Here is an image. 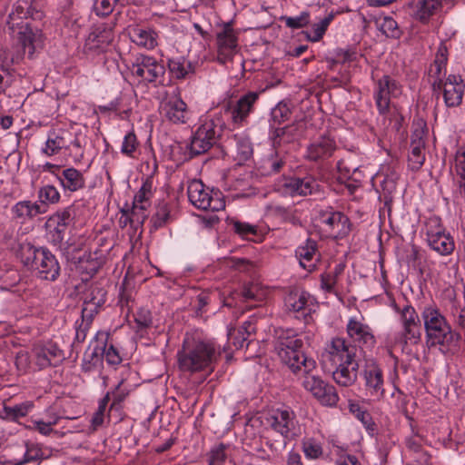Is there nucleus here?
<instances>
[{
	"mask_svg": "<svg viewBox=\"0 0 465 465\" xmlns=\"http://www.w3.org/2000/svg\"><path fill=\"white\" fill-rule=\"evenodd\" d=\"M168 68L172 75L177 79H183L189 74L191 64L183 58L170 59Z\"/></svg>",
	"mask_w": 465,
	"mask_h": 465,
	"instance_id": "8fccbe9b",
	"label": "nucleus"
},
{
	"mask_svg": "<svg viewBox=\"0 0 465 465\" xmlns=\"http://www.w3.org/2000/svg\"><path fill=\"white\" fill-rule=\"evenodd\" d=\"M160 112L166 120L174 124H186L191 117L187 104L176 94L166 95L163 99Z\"/></svg>",
	"mask_w": 465,
	"mask_h": 465,
	"instance_id": "a211bd4d",
	"label": "nucleus"
},
{
	"mask_svg": "<svg viewBox=\"0 0 465 465\" xmlns=\"http://www.w3.org/2000/svg\"><path fill=\"white\" fill-rule=\"evenodd\" d=\"M220 356L221 351L213 342L186 336L177 353L178 367L183 372H212Z\"/></svg>",
	"mask_w": 465,
	"mask_h": 465,
	"instance_id": "f03ea898",
	"label": "nucleus"
},
{
	"mask_svg": "<svg viewBox=\"0 0 465 465\" xmlns=\"http://www.w3.org/2000/svg\"><path fill=\"white\" fill-rule=\"evenodd\" d=\"M310 373H301L304 375L302 381L304 389L310 391L322 405L329 407L336 406L339 401V395L335 387Z\"/></svg>",
	"mask_w": 465,
	"mask_h": 465,
	"instance_id": "4468645a",
	"label": "nucleus"
},
{
	"mask_svg": "<svg viewBox=\"0 0 465 465\" xmlns=\"http://www.w3.org/2000/svg\"><path fill=\"white\" fill-rule=\"evenodd\" d=\"M295 254L302 267L310 272L312 271L315 268V262L319 259L316 242L308 239L303 245L296 249Z\"/></svg>",
	"mask_w": 465,
	"mask_h": 465,
	"instance_id": "f704fd0d",
	"label": "nucleus"
},
{
	"mask_svg": "<svg viewBox=\"0 0 465 465\" xmlns=\"http://www.w3.org/2000/svg\"><path fill=\"white\" fill-rule=\"evenodd\" d=\"M60 417L52 415L47 421L42 420H33V426H28L29 429L36 430L43 435H49L53 431V426L57 424Z\"/></svg>",
	"mask_w": 465,
	"mask_h": 465,
	"instance_id": "6e6d98bb",
	"label": "nucleus"
},
{
	"mask_svg": "<svg viewBox=\"0 0 465 465\" xmlns=\"http://www.w3.org/2000/svg\"><path fill=\"white\" fill-rule=\"evenodd\" d=\"M105 302L106 291L99 286L91 287L85 294L82 313L88 319L94 318Z\"/></svg>",
	"mask_w": 465,
	"mask_h": 465,
	"instance_id": "7c9ffc66",
	"label": "nucleus"
},
{
	"mask_svg": "<svg viewBox=\"0 0 465 465\" xmlns=\"http://www.w3.org/2000/svg\"><path fill=\"white\" fill-rule=\"evenodd\" d=\"M134 321L139 331L150 327L153 323L151 312L145 309H140L136 312Z\"/></svg>",
	"mask_w": 465,
	"mask_h": 465,
	"instance_id": "338daca9",
	"label": "nucleus"
},
{
	"mask_svg": "<svg viewBox=\"0 0 465 465\" xmlns=\"http://www.w3.org/2000/svg\"><path fill=\"white\" fill-rule=\"evenodd\" d=\"M409 7L411 15L425 24L441 7V4L439 0H411Z\"/></svg>",
	"mask_w": 465,
	"mask_h": 465,
	"instance_id": "2f4dec72",
	"label": "nucleus"
},
{
	"mask_svg": "<svg viewBox=\"0 0 465 465\" xmlns=\"http://www.w3.org/2000/svg\"><path fill=\"white\" fill-rule=\"evenodd\" d=\"M221 131V126L213 120H205L191 138L189 146L191 155H200L208 152L217 143Z\"/></svg>",
	"mask_w": 465,
	"mask_h": 465,
	"instance_id": "9d476101",
	"label": "nucleus"
},
{
	"mask_svg": "<svg viewBox=\"0 0 465 465\" xmlns=\"http://www.w3.org/2000/svg\"><path fill=\"white\" fill-rule=\"evenodd\" d=\"M60 200V193L53 185H45L38 192V203H43L45 208L48 204H54Z\"/></svg>",
	"mask_w": 465,
	"mask_h": 465,
	"instance_id": "3c124183",
	"label": "nucleus"
},
{
	"mask_svg": "<svg viewBox=\"0 0 465 465\" xmlns=\"http://www.w3.org/2000/svg\"><path fill=\"white\" fill-rule=\"evenodd\" d=\"M448 61V50L445 45L441 44L436 53V57L429 70V77L434 80L441 79L445 74Z\"/></svg>",
	"mask_w": 465,
	"mask_h": 465,
	"instance_id": "a19ab883",
	"label": "nucleus"
},
{
	"mask_svg": "<svg viewBox=\"0 0 465 465\" xmlns=\"http://www.w3.org/2000/svg\"><path fill=\"white\" fill-rule=\"evenodd\" d=\"M431 84L434 92H442L447 107H455L461 104L464 84L460 75L450 74L445 81L442 78L434 80Z\"/></svg>",
	"mask_w": 465,
	"mask_h": 465,
	"instance_id": "dca6fc26",
	"label": "nucleus"
},
{
	"mask_svg": "<svg viewBox=\"0 0 465 465\" xmlns=\"http://www.w3.org/2000/svg\"><path fill=\"white\" fill-rule=\"evenodd\" d=\"M422 134V131L416 130L411 135L409 165L413 171L420 170L425 161V142L423 140Z\"/></svg>",
	"mask_w": 465,
	"mask_h": 465,
	"instance_id": "473e14b6",
	"label": "nucleus"
},
{
	"mask_svg": "<svg viewBox=\"0 0 465 465\" xmlns=\"http://www.w3.org/2000/svg\"><path fill=\"white\" fill-rule=\"evenodd\" d=\"M366 395L372 401H381L385 396L383 371L374 359H366L361 368Z\"/></svg>",
	"mask_w": 465,
	"mask_h": 465,
	"instance_id": "9b49d317",
	"label": "nucleus"
},
{
	"mask_svg": "<svg viewBox=\"0 0 465 465\" xmlns=\"http://www.w3.org/2000/svg\"><path fill=\"white\" fill-rule=\"evenodd\" d=\"M153 196V180L149 177L143 183L140 190L134 195V202L145 207L150 206V198Z\"/></svg>",
	"mask_w": 465,
	"mask_h": 465,
	"instance_id": "603ef678",
	"label": "nucleus"
},
{
	"mask_svg": "<svg viewBox=\"0 0 465 465\" xmlns=\"http://www.w3.org/2000/svg\"><path fill=\"white\" fill-rule=\"evenodd\" d=\"M303 341L292 329L276 331L275 351L281 361L295 374L308 373L316 367L313 359L302 351Z\"/></svg>",
	"mask_w": 465,
	"mask_h": 465,
	"instance_id": "7ed1b4c3",
	"label": "nucleus"
},
{
	"mask_svg": "<svg viewBox=\"0 0 465 465\" xmlns=\"http://www.w3.org/2000/svg\"><path fill=\"white\" fill-rule=\"evenodd\" d=\"M226 446L223 443L214 446L209 453L208 465H223L227 458Z\"/></svg>",
	"mask_w": 465,
	"mask_h": 465,
	"instance_id": "bf43d9fd",
	"label": "nucleus"
},
{
	"mask_svg": "<svg viewBox=\"0 0 465 465\" xmlns=\"http://www.w3.org/2000/svg\"><path fill=\"white\" fill-rule=\"evenodd\" d=\"M301 450L307 460H319L323 456L322 443L315 438L305 437L301 441Z\"/></svg>",
	"mask_w": 465,
	"mask_h": 465,
	"instance_id": "37998d69",
	"label": "nucleus"
},
{
	"mask_svg": "<svg viewBox=\"0 0 465 465\" xmlns=\"http://www.w3.org/2000/svg\"><path fill=\"white\" fill-rule=\"evenodd\" d=\"M58 179L65 191L76 192L85 186L84 174L73 167L64 169L59 174Z\"/></svg>",
	"mask_w": 465,
	"mask_h": 465,
	"instance_id": "c9c22d12",
	"label": "nucleus"
},
{
	"mask_svg": "<svg viewBox=\"0 0 465 465\" xmlns=\"http://www.w3.org/2000/svg\"><path fill=\"white\" fill-rule=\"evenodd\" d=\"M455 170L458 177H465V146H460L456 152Z\"/></svg>",
	"mask_w": 465,
	"mask_h": 465,
	"instance_id": "774afa93",
	"label": "nucleus"
},
{
	"mask_svg": "<svg viewBox=\"0 0 465 465\" xmlns=\"http://www.w3.org/2000/svg\"><path fill=\"white\" fill-rule=\"evenodd\" d=\"M148 207H145L142 204H136L133 202L132 209L128 211V215L131 219V227L137 229L139 226L143 225L144 221L146 220Z\"/></svg>",
	"mask_w": 465,
	"mask_h": 465,
	"instance_id": "5fc2aeb1",
	"label": "nucleus"
},
{
	"mask_svg": "<svg viewBox=\"0 0 465 465\" xmlns=\"http://www.w3.org/2000/svg\"><path fill=\"white\" fill-rule=\"evenodd\" d=\"M291 115V110L286 104L279 103L271 112L270 127L273 130L279 128L284 121L288 120Z\"/></svg>",
	"mask_w": 465,
	"mask_h": 465,
	"instance_id": "49530a36",
	"label": "nucleus"
},
{
	"mask_svg": "<svg viewBox=\"0 0 465 465\" xmlns=\"http://www.w3.org/2000/svg\"><path fill=\"white\" fill-rule=\"evenodd\" d=\"M114 33L111 25L101 24L93 27L89 33L84 49L90 52H104L114 41Z\"/></svg>",
	"mask_w": 465,
	"mask_h": 465,
	"instance_id": "393cba45",
	"label": "nucleus"
},
{
	"mask_svg": "<svg viewBox=\"0 0 465 465\" xmlns=\"http://www.w3.org/2000/svg\"><path fill=\"white\" fill-rule=\"evenodd\" d=\"M401 326V339L405 344H417L421 338V322L414 307L405 305L398 309Z\"/></svg>",
	"mask_w": 465,
	"mask_h": 465,
	"instance_id": "2eb2a0df",
	"label": "nucleus"
},
{
	"mask_svg": "<svg viewBox=\"0 0 465 465\" xmlns=\"http://www.w3.org/2000/svg\"><path fill=\"white\" fill-rule=\"evenodd\" d=\"M190 203L196 208L218 212L223 210L225 202L219 190L209 189L199 180H193L187 187Z\"/></svg>",
	"mask_w": 465,
	"mask_h": 465,
	"instance_id": "0eeeda50",
	"label": "nucleus"
},
{
	"mask_svg": "<svg viewBox=\"0 0 465 465\" xmlns=\"http://www.w3.org/2000/svg\"><path fill=\"white\" fill-rule=\"evenodd\" d=\"M421 318L427 343L430 346H450L460 340V333L452 330L435 303H430L423 307Z\"/></svg>",
	"mask_w": 465,
	"mask_h": 465,
	"instance_id": "39448f33",
	"label": "nucleus"
},
{
	"mask_svg": "<svg viewBox=\"0 0 465 465\" xmlns=\"http://www.w3.org/2000/svg\"><path fill=\"white\" fill-rule=\"evenodd\" d=\"M22 263L33 271L43 281L54 282L60 275L61 266L55 255L45 247H35L30 242L20 246Z\"/></svg>",
	"mask_w": 465,
	"mask_h": 465,
	"instance_id": "20e7f679",
	"label": "nucleus"
},
{
	"mask_svg": "<svg viewBox=\"0 0 465 465\" xmlns=\"http://www.w3.org/2000/svg\"><path fill=\"white\" fill-rule=\"evenodd\" d=\"M401 93V85L389 75H383L377 81L374 99L380 114H385L390 105L391 96L397 97Z\"/></svg>",
	"mask_w": 465,
	"mask_h": 465,
	"instance_id": "5701e85b",
	"label": "nucleus"
},
{
	"mask_svg": "<svg viewBox=\"0 0 465 465\" xmlns=\"http://www.w3.org/2000/svg\"><path fill=\"white\" fill-rule=\"evenodd\" d=\"M379 29L387 37L399 39L401 35V31L398 26L397 22L391 16H383L377 21Z\"/></svg>",
	"mask_w": 465,
	"mask_h": 465,
	"instance_id": "a18cd8bd",
	"label": "nucleus"
},
{
	"mask_svg": "<svg viewBox=\"0 0 465 465\" xmlns=\"http://www.w3.org/2000/svg\"><path fill=\"white\" fill-rule=\"evenodd\" d=\"M331 366L335 368L332 371V378L338 385L350 387L357 381L360 369L358 359Z\"/></svg>",
	"mask_w": 465,
	"mask_h": 465,
	"instance_id": "c756f323",
	"label": "nucleus"
},
{
	"mask_svg": "<svg viewBox=\"0 0 465 465\" xmlns=\"http://www.w3.org/2000/svg\"><path fill=\"white\" fill-rule=\"evenodd\" d=\"M41 15L40 12L33 8L31 0H15L6 18L10 36L29 58L43 48L45 37L42 30L32 26L27 20L30 17L37 19Z\"/></svg>",
	"mask_w": 465,
	"mask_h": 465,
	"instance_id": "f257e3e1",
	"label": "nucleus"
},
{
	"mask_svg": "<svg viewBox=\"0 0 465 465\" xmlns=\"http://www.w3.org/2000/svg\"><path fill=\"white\" fill-rule=\"evenodd\" d=\"M172 220L171 207L167 203H160L156 208V213L152 218V223L155 229L161 228Z\"/></svg>",
	"mask_w": 465,
	"mask_h": 465,
	"instance_id": "de8ad7c7",
	"label": "nucleus"
},
{
	"mask_svg": "<svg viewBox=\"0 0 465 465\" xmlns=\"http://www.w3.org/2000/svg\"><path fill=\"white\" fill-rule=\"evenodd\" d=\"M320 222L335 237H343L350 232V220L341 212L324 211L320 213Z\"/></svg>",
	"mask_w": 465,
	"mask_h": 465,
	"instance_id": "cd10ccee",
	"label": "nucleus"
},
{
	"mask_svg": "<svg viewBox=\"0 0 465 465\" xmlns=\"http://www.w3.org/2000/svg\"><path fill=\"white\" fill-rule=\"evenodd\" d=\"M333 14H329L326 17L322 19L319 23L312 25V33L307 35L311 42H319L324 35L329 25L332 21Z\"/></svg>",
	"mask_w": 465,
	"mask_h": 465,
	"instance_id": "864d4df0",
	"label": "nucleus"
},
{
	"mask_svg": "<svg viewBox=\"0 0 465 465\" xmlns=\"http://www.w3.org/2000/svg\"><path fill=\"white\" fill-rule=\"evenodd\" d=\"M32 357L35 365L40 370L51 365L56 366L64 359L63 351L52 342L35 345L32 350Z\"/></svg>",
	"mask_w": 465,
	"mask_h": 465,
	"instance_id": "a878e982",
	"label": "nucleus"
},
{
	"mask_svg": "<svg viewBox=\"0 0 465 465\" xmlns=\"http://www.w3.org/2000/svg\"><path fill=\"white\" fill-rule=\"evenodd\" d=\"M311 296L304 291H292L284 300L287 312L295 313L297 319H302L305 324L312 321V309L309 307Z\"/></svg>",
	"mask_w": 465,
	"mask_h": 465,
	"instance_id": "4be33fe9",
	"label": "nucleus"
},
{
	"mask_svg": "<svg viewBox=\"0 0 465 465\" xmlns=\"http://www.w3.org/2000/svg\"><path fill=\"white\" fill-rule=\"evenodd\" d=\"M346 332L355 344L354 346H359L363 352L371 351L376 344V339L371 328L355 317L349 319L346 324Z\"/></svg>",
	"mask_w": 465,
	"mask_h": 465,
	"instance_id": "f3484780",
	"label": "nucleus"
},
{
	"mask_svg": "<svg viewBox=\"0 0 465 465\" xmlns=\"http://www.w3.org/2000/svg\"><path fill=\"white\" fill-rule=\"evenodd\" d=\"M427 241L430 247L440 255L451 254L455 249L453 237L445 232L437 220L429 223Z\"/></svg>",
	"mask_w": 465,
	"mask_h": 465,
	"instance_id": "6ab92c4d",
	"label": "nucleus"
},
{
	"mask_svg": "<svg viewBox=\"0 0 465 465\" xmlns=\"http://www.w3.org/2000/svg\"><path fill=\"white\" fill-rule=\"evenodd\" d=\"M216 44L219 63L224 64L231 61L239 50L238 34L232 27V22L223 23L216 34Z\"/></svg>",
	"mask_w": 465,
	"mask_h": 465,
	"instance_id": "ddd939ff",
	"label": "nucleus"
},
{
	"mask_svg": "<svg viewBox=\"0 0 465 465\" xmlns=\"http://www.w3.org/2000/svg\"><path fill=\"white\" fill-rule=\"evenodd\" d=\"M47 209L45 208L43 203H38V202L32 203L30 201L18 202L12 208V213L19 219H31L38 214L45 213Z\"/></svg>",
	"mask_w": 465,
	"mask_h": 465,
	"instance_id": "e433bc0d",
	"label": "nucleus"
},
{
	"mask_svg": "<svg viewBox=\"0 0 465 465\" xmlns=\"http://www.w3.org/2000/svg\"><path fill=\"white\" fill-rule=\"evenodd\" d=\"M281 186L285 193L292 196H306L321 190L319 183L312 175L286 177Z\"/></svg>",
	"mask_w": 465,
	"mask_h": 465,
	"instance_id": "412c9836",
	"label": "nucleus"
},
{
	"mask_svg": "<svg viewBox=\"0 0 465 465\" xmlns=\"http://www.w3.org/2000/svg\"><path fill=\"white\" fill-rule=\"evenodd\" d=\"M337 149L334 138L330 135H322L307 146L304 157L310 162H324L331 158Z\"/></svg>",
	"mask_w": 465,
	"mask_h": 465,
	"instance_id": "b1692460",
	"label": "nucleus"
},
{
	"mask_svg": "<svg viewBox=\"0 0 465 465\" xmlns=\"http://www.w3.org/2000/svg\"><path fill=\"white\" fill-rule=\"evenodd\" d=\"M138 146V142L136 135L134 132H129L124 135L122 147H121V153L133 157L134 153L136 151Z\"/></svg>",
	"mask_w": 465,
	"mask_h": 465,
	"instance_id": "052dcab7",
	"label": "nucleus"
},
{
	"mask_svg": "<svg viewBox=\"0 0 465 465\" xmlns=\"http://www.w3.org/2000/svg\"><path fill=\"white\" fill-rule=\"evenodd\" d=\"M102 264L103 260L97 256L96 252L94 254L91 252H84V255L79 257L78 260V266L80 270L85 272L89 275H94L96 273Z\"/></svg>",
	"mask_w": 465,
	"mask_h": 465,
	"instance_id": "c03bdc74",
	"label": "nucleus"
},
{
	"mask_svg": "<svg viewBox=\"0 0 465 465\" xmlns=\"http://www.w3.org/2000/svg\"><path fill=\"white\" fill-rule=\"evenodd\" d=\"M348 409L349 411L363 424L369 432H374L376 430L375 422L373 421L371 415L360 404V402L350 400Z\"/></svg>",
	"mask_w": 465,
	"mask_h": 465,
	"instance_id": "79ce46f5",
	"label": "nucleus"
},
{
	"mask_svg": "<svg viewBox=\"0 0 465 465\" xmlns=\"http://www.w3.org/2000/svg\"><path fill=\"white\" fill-rule=\"evenodd\" d=\"M116 5L114 0H94L93 9L96 15L104 17L113 13Z\"/></svg>",
	"mask_w": 465,
	"mask_h": 465,
	"instance_id": "13d9d810",
	"label": "nucleus"
},
{
	"mask_svg": "<svg viewBox=\"0 0 465 465\" xmlns=\"http://www.w3.org/2000/svg\"><path fill=\"white\" fill-rule=\"evenodd\" d=\"M285 153L286 151L282 150L281 147H273L271 153L263 159V172L266 174L279 173L285 163Z\"/></svg>",
	"mask_w": 465,
	"mask_h": 465,
	"instance_id": "4c0bfd02",
	"label": "nucleus"
},
{
	"mask_svg": "<svg viewBox=\"0 0 465 465\" xmlns=\"http://www.w3.org/2000/svg\"><path fill=\"white\" fill-rule=\"evenodd\" d=\"M281 21L284 22L286 27L290 29H302L310 24L311 15L308 11H303L295 16H282Z\"/></svg>",
	"mask_w": 465,
	"mask_h": 465,
	"instance_id": "09e8293b",
	"label": "nucleus"
},
{
	"mask_svg": "<svg viewBox=\"0 0 465 465\" xmlns=\"http://www.w3.org/2000/svg\"><path fill=\"white\" fill-rule=\"evenodd\" d=\"M93 320H94V318L88 319L85 316H84V314L82 313L81 322L78 323V322H76L77 325H76V330H75V341L77 342L84 341Z\"/></svg>",
	"mask_w": 465,
	"mask_h": 465,
	"instance_id": "0e129e2a",
	"label": "nucleus"
},
{
	"mask_svg": "<svg viewBox=\"0 0 465 465\" xmlns=\"http://www.w3.org/2000/svg\"><path fill=\"white\" fill-rule=\"evenodd\" d=\"M130 41L140 48L153 50L158 45L159 34L151 26L131 25L127 27Z\"/></svg>",
	"mask_w": 465,
	"mask_h": 465,
	"instance_id": "bb28decb",
	"label": "nucleus"
},
{
	"mask_svg": "<svg viewBox=\"0 0 465 465\" xmlns=\"http://www.w3.org/2000/svg\"><path fill=\"white\" fill-rule=\"evenodd\" d=\"M305 124L302 121H297L284 127L275 128L272 133L273 147H282L283 144L298 141L304 133Z\"/></svg>",
	"mask_w": 465,
	"mask_h": 465,
	"instance_id": "c85d7f7f",
	"label": "nucleus"
},
{
	"mask_svg": "<svg viewBox=\"0 0 465 465\" xmlns=\"http://www.w3.org/2000/svg\"><path fill=\"white\" fill-rule=\"evenodd\" d=\"M337 168L339 173L343 175L344 178L347 180H351L353 182H356L358 183L361 184L363 174L359 168H354L352 172L351 173V170L347 168L346 166H343V163L341 162H338Z\"/></svg>",
	"mask_w": 465,
	"mask_h": 465,
	"instance_id": "69168bd1",
	"label": "nucleus"
},
{
	"mask_svg": "<svg viewBox=\"0 0 465 465\" xmlns=\"http://www.w3.org/2000/svg\"><path fill=\"white\" fill-rule=\"evenodd\" d=\"M130 72L140 84L144 85L152 84L156 86L164 81L165 65L162 60L149 54H140L132 63Z\"/></svg>",
	"mask_w": 465,
	"mask_h": 465,
	"instance_id": "423d86ee",
	"label": "nucleus"
},
{
	"mask_svg": "<svg viewBox=\"0 0 465 465\" xmlns=\"http://www.w3.org/2000/svg\"><path fill=\"white\" fill-rule=\"evenodd\" d=\"M266 424L274 432L280 434L284 441L292 440L301 433L296 415L290 409L272 411L266 417Z\"/></svg>",
	"mask_w": 465,
	"mask_h": 465,
	"instance_id": "1a4fd4ad",
	"label": "nucleus"
},
{
	"mask_svg": "<svg viewBox=\"0 0 465 465\" xmlns=\"http://www.w3.org/2000/svg\"><path fill=\"white\" fill-rule=\"evenodd\" d=\"M43 459H44V454H43L42 450L40 448H38L37 446H31V447L27 448V450L24 455V458L22 460H15V463H19V465H24L25 463L42 460Z\"/></svg>",
	"mask_w": 465,
	"mask_h": 465,
	"instance_id": "e2e57ef3",
	"label": "nucleus"
},
{
	"mask_svg": "<svg viewBox=\"0 0 465 465\" xmlns=\"http://www.w3.org/2000/svg\"><path fill=\"white\" fill-rule=\"evenodd\" d=\"M109 334L107 332H98L95 337V342L93 351L84 356L82 369L85 372H90L99 368L103 359L110 365H118L122 361V358L118 351L110 344L107 346Z\"/></svg>",
	"mask_w": 465,
	"mask_h": 465,
	"instance_id": "6e6552de",
	"label": "nucleus"
},
{
	"mask_svg": "<svg viewBox=\"0 0 465 465\" xmlns=\"http://www.w3.org/2000/svg\"><path fill=\"white\" fill-rule=\"evenodd\" d=\"M234 141V159L242 164L248 161L252 155V144L250 139L242 134H235Z\"/></svg>",
	"mask_w": 465,
	"mask_h": 465,
	"instance_id": "58836bf2",
	"label": "nucleus"
},
{
	"mask_svg": "<svg viewBox=\"0 0 465 465\" xmlns=\"http://www.w3.org/2000/svg\"><path fill=\"white\" fill-rule=\"evenodd\" d=\"M71 220V213L69 211H63L61 213H57L53 218L52 221L56 223V233H57V241L62 242L64 236L63 232L66 226L69 224Z\"/></svg>",
	"mask_w": 465,
	"mask_h": 465,
	"instance_id": "4d7b16f0",
	"label": "nucleus"
},
{
	"mask_svg": "<svg viewBox=\"0 0 465 465\" xmlns=\"http://www.w3.org/2000/svg\"><path fill=\"white\" fill-rule=\"evenodd\" d=\"M357 349L346 341L344 338L334 337L326 342L321 355L324 366L334 365L357 359Z\"/></svg>",
	"mask_w": 465,
	"mask_h": 465,
	"instance_id": "f8f14e48",
	"label": "nucleus"
},
{
	"mask_svg": "<svg viewBox=\"0 0 465 465\" xmlns=\"http://www.w3.org/2000/svg\"><path fill=\"white\" fill-rule=\"evenodd\" d=\"M381 190L386 203L392 201V194L395 192V174L386 175L381 183Z\"/></svg>",
	"mask_w": 465,
	"mask_h": 465,
	"instance_id": "680f3d73",
	"label": "nucleus"
},
{
	"mask_svg": "<svg viewBox=\"0 0 465 465\" xmlns=\"http://www.w3.org/2000/svg\"><path fill=\"white\" fill-rule=\"evenodd\" d=\"M34 402L31 401L13 406L5 405L2 410V418L12 421H18L19 419L25 417L34 409Z\"/></svg>",
	"mask_w": 465,
	"mask_h": 465,
	"instance_id": "ea45409f",
	"label": "nucleus"
},
{
	"mask_svg": "<svg viewBox=\"0 0 465 465\" xmlns=\"http://www.w3.org/2000/svg\"><path fill=\"white\" fill-rule=\"evenodd\" d=\"M259 96L260 94L257 92H248L238 100L230 102L227 111L234 124L242 126L247 124V119L253 112Z\"/></svg>",
	"mask_w": 465,
	"mask_h": 465,
	"instance_id": "aec40b11",
	"label": "nucleus"
},
{
	"mask_svg": "<svg viewBox=\"0 0 465 465\" xmlns=\"http://www.w3.org/2000/svg\"><path fill=\"white\" fill-rule=\"evenodd\" d=\"M68 136H70V133L63 129L50 131L43 152L46 155L52 156L59 153L64 148H69Z\"/></svg>",
	"mask_w": 465,
	"mask_h": 465,
	"instance_id": "72a5a7b5",
	"label": "nucleus"
}]
</instances>
